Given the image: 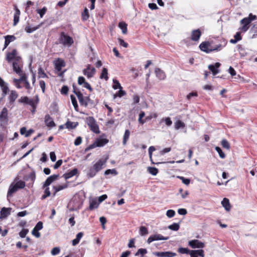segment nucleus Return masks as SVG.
<instances>
[{
  "label": "nucleus",
  "instance_id": "obj_1",
  "mask_svg": "<svg viewBox=\"0 0 257 257\" xmlns=\"http://www.w3.org/2000/svg\"><path fill=\"white\" fill-rule=\"evenodd\" d=\"M6 59L8 63L12 64H19L22 62V58L19 55L17 50L15 49L7 53Z\"/></svg>",
  "mask_w": 257,
  "mask_h": 257
},
{
  "label": "nucleus",
  "instance_id": "obj_2",
  "mask_svg": "<svg viewBox=\"0 0 257 257\" xmlns=\"http://www.w3.org/2000/svg\"><path fill=\"white\" fill-rule=\"evenodd\" d=\"M106 161V158L103 160H99L92 167L89 169V173L87 174L88 176L90 178L94 177L96 173L102 169V166L105 164Z\"/></svg>",
  "mask_w": 257,
  "mask_h": 257
},
{
  "label": "nucleus",
  "instance_id": "obj_3",
  "mask_svg": "<svg viewBox=\"0 0 257 257\" xmlns=\"http://www.w3.org/2000/svg\"><path fill=\"white\" fill-rule=\"evenodd\" d=\"M211 45L212 46L213 51H220L223 47H224L227 41L223 38H218L214 40L210 41Z\"/></svg>",
  "mask_w": 257,
  "mask_h": 257
},
{
  "label": "nucleus",
  "instance_id": "obj_4",
  "mask_svg": "<svg viewBox=\"0 0 257 257\" xmlns=\"http://www.w3.org/2000/svg\"><path fill=\"white\" fill-rule=\"evenodd\" d=\"M86 122L89 126L90 130L95 134H99L100 131L96 120L92 116H89L86 118Z\"/></svg>",
  "mask_w": 257,
  "mask_h": 257
},
{
  "label": "nucleus",
  "instance_id": "obj_5",
  "mask_svg": "<svg viewBox=\"0 0 257 257\" xmlns=\"http://www.w3.org/2000/svg\"><path fill=\"white\" fill-rule=\"evenodd\" d=\"M58 41L59 44L69 46H71L74 42L72 38L67 35L64 32L60 33Z\"/></svg>",
  "mask_w": 257,
  "mask_h": 257
},
{
  "label": "nucleus",
  "instance_id": "obj_6",
  "mask_svg": "<svg viewBox=\"0 0 257 257\" xmlns=\"http://www.w3.org/2000/svg\"><path fill=\"white\" fill-rule=\"evenodd\" d=\"M35 98V100H34L33 99L29 98L28 96H22L18 100V102L25 104H29L32 107L36 104H38L39 102L38 95H36Z\"/></svg>",
  "mask_w": 257,
  "mask_h": 257
},
{
  "label": "nucleus",
  "instance_id": "obj_7",
  "mask_svg": "<svg viewBox=\"0 0 257 257\" xmlns=\"http://www.w3.org/2000/svg\"><path fill=\"white\" fill-rule=\"evenodd\" d=\"M200 49L203 52L209 53L213 51L211 45L210 41H205L202 42L199 45Z\"/></svg>",
  "mask_w": 257,
  "mask_h": 257
},
{
  "label": "nucleus",
  "instance_id": "obj_8",
  "mask_svg": "<svg viewBox=\"0 0 257 257\" xmlns=\"http://www.w3.org/2000/svg\"><path fill=\"white\" fill-rule=\"evenodd\" d=\"M202 32L199 29L192 31L190 39L191 41L198 42L201 36Z\"/></svg>",
  "mask_w": 257,
  "mask_h": 257
},
{
  "label": "nucleus",
  "instance_id": "obj_9",
  "mask_svg": "<svg viewBox=\"0 0 257 257\" xmlns=\"http://www.w3.org/2000/svg\"><path fill=\"white\" fill-rule=\"evenodd\" d=\"M169 236L164 237L160 234H155L149 236L147 239V243L150 244L152 242L156 240H168Z\"/></svg>",
  "mask_w": 257,
  "mask_h": 257
},
{
  "label": "nucleus",
  "instance_id": "obj_10",
  "mask_svg": "<svg viewBox=\"0 0 257 257\" xmlns=\"http://www.w3.org/2000/svg\"><path fill=\"white\" fill-rule=\"evenodd\" d=\"M188 244L193 248H203L205 246L203 242L197 239H193L189 241Z\"/></svg>",
  "mask_w": 257,
  "mask_h": 257
},
{
  "label": "nucleus",
  "instance_id": "obj_11",
  "mask_svg": "<svg viewBox=\"0 0 257 257\" xmlns=\"http://www.w3.org/2000/svg\"><path fill=\"white\" fill-rule=\"evenodd\" d=\"M106 135L103 134L96 140V143L98 144V147H101L105 145L109 142L108 140L105 137Z\"/></svg>",
  "mask_w": 257,
  "mask_h": 257
},
{
  "label": "nucleus",
  "instance_id": "obj_12",
  "mask_svg": "<svg viewBox=\"0 0 257 257\" xmlns=\"http://www.w3.org/2000/svg\"><path fill=\"white\" fill-rule=\"evenodd\" d=\"M153 254L158 257H174L177 254L171 251L155 252Z\"/></svg>",
  "mask_w": 257,
  "mask_h": 257
},
{
  "label": "nucleus",
  "instance_id": "obj_13",
  "mask_svg": "<svg viewBox=\"0 0 257 257\" xmlns=\"http://www.w3.org/2000/svg\"><path fill=\"white\" fill-rule=\"evenodd\" d=\"M59 175L54 174L47 178L43 185V188L48 187L53 181L57 179Z\"/></svg>",
  "mask_w": 257,
  "mask_h": 257
},
{
  "label": "nucleus",
  "instance_id": "obj_14",
  "mask_svg": "<svg viewBox=\"0 0 257 257\" xmlns=\"http://www.w3.org/2000/svg\"><path fill=\"white\" fill-rule=\"evenodd\" d=\"M89 66L90 65H88L87 68L84 69L83 71V74L87 76L88 78L93 77L96 71L94 68H90Z\"/></svg>",
  "mask_w": 257,
  "mask_h": 257
},
{
  "label": "nucleus",
  "instance_id": "obj_15",
  "mask_svg": "<svg viewBox=\"0 0 257 257\" xmlns=\"http://www.w3.org/2000/svg\"><path fill=\"white\" fill-rule=\"evenodd\" d=\"M19 189L15 183H12L9 186V188L7 193L8 199L12 196L13 194L16 192Z\"/></svg>",
  "mask_w": 257,
  "mask_h": 257
},
{
  "label": "nucleus",
  "instance_id": "obj_16",
  "mask_svg": "<svg viewBox=\"0 0 257 257\" xmlns=\"http://www.w3.org/2000/svg\"><path fill=\"white\" fill-rule=\"evenodd\" d=\"M0 86L3 91L2 95L5 97L9 89L7 83L1 77H0Z\"/></svg>",
  "mask_w": 257,
  "mask_h": 257
},
{
  "label": "nucleus",
  "instance_id": "obj_17",
  "mask_svg": "<svg viewBox=\"0 0 257 257\" xmlns=\"http://www.w3.org/2000/svg\"><path fill=\"white\" fill-rule=\"evenodd\" d=\"M240 22L242 25L241 30L243 32H246L249 28V25L250 24V22L246 18L242 19Z\"/></svg>",
  "mask_w": 257,
  "mask_h": 257
},
{
  "label": "nucleus",
  "instance_id": "obj_18",
  "mask_svg": "<svg viewBox=\"0 0 257 257\" xmlns=\"http://www.w3.org/2000/svg\"><path fill=\"white\" fill-rule=\"evenodd\" d=\"M0 120L3 122H7L8 121V109L6 107L3 108L1 111Z\"/></svg>",
  "mask_w": 257,
  "mask_h": 257
},
{
  "label": "nucleus",
  "instance_id": "obj_19",
  "mask_svg": "<svg viewBox=\"0 0 257 257\" xmlns=\"http://www.w3.org/2000/svg\"><path fill=\"white\" fill-rule=\"evenodd\" d=\"M45 124L49 127H54L56 125L54 121H53L52 118L50 116L49 114H46L45 116Z\"/></svg>",
  "mask_w": 257,
  "mask_h": 257
},
{
  "label": "nucleus",
  "instance_id": "obj_20",
  "mask_svg": "<svg viewBox=\"0 0 257 257\" xmlns=\"http://www.w3.org/2000/svg\"><path fill=\"white\" fill-rule=\"evenodd\" d=\"M189 254L191 257L204 256V250L203 249L191 250L190 251Z\"/></svg>",
  "mask_w": 257,
  "mask_h": 257
},
{
  "label": "nucleus",
  "instance_id": "obj_21",
  "mask_svg": "<svg viewBox=\"0 0 257 257\" xmlns=\"http://www.w3.org/2000/svg\"><path fill=\"white\" fill-rule=\"evenodd\" d=\"M15 12L14 15V26H16L19 22L20 16L21 12L20 10L17 8V6H15Z\"/></svg>",
  "mask_w": 257,
  "mask_h": 257
},
{
  "label": "nucleus",
  "instance_id": "obj_22",
  "mask_svg": "<svg viewBox=\"0 0 257 257\" xmlns=\"http://www.w3.org/2000/svg\"><path fill=\"white\" fill-rule=\"evenodd\" d=\"M4 49H6L11 42L14 41L16 39V37L14 35H7L5 36Z\"/></svg>",
  "mask_w": 257,
  "mask_h": 257
},
{
  "label": "nucleus",
  "instance_id": "obj_23",
  "mask_svg": "<svg viewBox=\"0 0 257 257\" xmlns=\"http://www.w3.org/2000/svg\"><path fill=\"white\" fill-rule=\"evenodd\" d=\"M78 173V169L77 168H74L72 170L65 173L63 177L66 179L67 180L74 176L76 175Z\"/></svg>",
  "mask_w": 257,
  "mask_h": 257
},
{
  "label": "nucleus",
  "instance_id": "obj_24",
  "mask_svg": "<svg viewBox=\"0 0 257 257\" xmlns=\"http://www.w3.org/2000/svg\"><path fill=\"white\" fill-rule=\"evenodd\" d=\"M77 93L78 94H76V96L78 99L80 104L81 106L87 107V103L86 101V97L84 98L83 97V94L81 92H78Z\"/></svg>",
  "mask_w": 257,
  "mask_h": 257
},
{
  "label": "nucleus",
  "instance_id": "obj_25",
  "mask_svg": "<svg viewBox=\"0 0 257 257\" xmlns=\"http://www.w3.org/2000/svg\"><path fill=\"white\" fill-rule=\"evenodd\" d=\"M11 208H2L1 210L0 218L2 219L8 217L11 214Z\"/></svg>",
  "mask_w": 257,
  "mask_h": 257
},
{
  "label": "nucleus",
  "instance_id": "obj_26",
  "mask_svg": "<svg viewBox=\"0 0 257 257\" xmlns=\"http://www.w3.org/2000/svg\"><path fill=\"white\" fill-rule=\"evenodd\" d=\"M155 73L156 77L160 80H164L166 78L165 72L159 68H156Z\"/></svg>",
  "mask_w": 257,
  "mask_h": 257
},
{
  "label": "nucleus",
  "instance_id": "obj_27",
  "mask_svg": "<svg viewBox=\"0 0 257 257\" xmlns=\"http://www.w3.org/2000/svg\"><path fill=\"white\" fill-rule=\"evenodd\" d=\"M221 204L225 210L228 211L230 210L231 206L228 199L224 198L221 201Z\"/></svg>",
  "mask_w": 257,
  "mask_h": 257
},
{
  "label": "nucleus",
  "instance_id": "obj_28",
  "mask_svg": "<svg viewBox=\"0 0 257 257\" xmlns=\"http://www.w3.org/2000/svg\"><path fill=\"white\" fill-rule=\"evenodd\" d=\"M78 122H72L69 120H68L65 124L66 128L69 130L74 129L78 126Z\"/></svg>",
  "mask_w": 257,
  "mask_h": 257
},
{
  "label": "nucleus",
  "instance_id": "obj_29",
  "mask_svg": "<svg viewBox=\"0 0 257 257\" xmlns=\"http://www.w3.org/2000/svg\"><path fill=\"white\" fill-rule=\"evenodd\" d=\"M99 204V203L97 202L95 199H92L90 201L89 206L88 209L89 210H94L98 208Z\"/></svg>",
  "mask_w": 257,
  "mask_h": 257
},
{
  "label": "nucleus",
  "instance_id": "obj_30",
  "mask_svg": "<svg viewBox=\"0 0 257 257\" xmlns=\"http://www.w3.org/2000/svg\"><path fill=\"white\" fill-rule=\"evenodd\" d=\"M34 132V130L32 129H30L29 130L27 131L26 129V127H23L20 129V134L22 135H25L26 137H29L32 133Z\"/></svg>",
  "mask_w": 257,
  "mask_h": 257
},
{
  "label": "nucleus",
  "instance_id": "obj_31",
  "mask_svg": "<svg viewBox=\"0 0 257 257\" xmlns=\"http://www.w3.org/2000/svg\"><path fill=\"white\" fill-rule=\"evenodd\" d=\"M43 23H40L39 25H37L36 27H34L33 28H31L29 26H27L25 27V31L28 33H31L33 32L34 31H36V30L38 29L40 27L43 25Z\"/></svg>",
  "mask_w": 257,
  "mask_h": 257
},
{
  "label": "nucleus",
  "instance_id": "obj_32",
  "mask_svg": "<svg viewBox=\"0 0 257 257\" xmlns=\"http://www.w3.org/2000/svg\"><path fill=\"white\" fill-rule=\"evenodd\" d=\"M118 27L122 30L123 34H126L127 32V25L124 22H121L118 23Z\"/></svg>",
  "mask_w": 257,
  "mask_h": 257
},
{
  "label": "nucleus",
  "instance_id": "obj_33",
  "mask_svg": "<svg viewBox=\"0 0 257 257\" xmlns=\"http://www.w3.org/2000/svg\"><path fill=\"white\" fill-rule=\"evenodd\" d=\"M220 65H208V68L213 75L217 74L219 70L218 69Z\"/></svg>",
  "mask_w": 257,
  "mask_h": 257
},
{
  "label": "nucleus",
  "instance_id": "obj_34",
  "mask_svg": "<svg viewBox=\"0 0 257 257\" xmlns=\"http://www.w3.org/2000/svg\"><path fill=\"white\" fill-rule=\"evenodd\" d=\"M100 79H104L105 81H107L108 79V70L106 68H103L101 73L100 75Z\"/></svg>",
  "mask_w": 257,
  "mask_h": 257
},
{
  "label": "nucleus",
  "instance_id": "obj_35",
  "mask_svg": "<svg viewBox=\"0 0 257 257\" xmlns=\"http://www.w3.org/2000/svg\"><path fill=\"white\" fill-rule=\"evenodd\" d=\"M234 39H231L230 40V42L232 44H235L238 41L241 40V34L240 32H237L235 35L234 36Z\"/></svg>",
  "mask_w": 257,
  "mask_h": 257
},
{
  "label": "nucleus",
  "instance_id": "obj_36",
  "mask_svg": "<svg viewBox=\"0 0 257 257\" xmlns=\"http://www.w3.org/2000/svg\"><path fill=\"white\" fill-rule=\"evenodd\" d=\"M70 98L71 100L72 103L74 106V109L76 111H79V107H78V105L77 104V100H76L75 96L73 95H71Z\"/></svg>",
  "mask_w": 257,
  "mask_h": 257
},
{
  "label": "nucleus",
  "instance_id": "obj_37",
  "mask_svg": "<svg viewBox=\"0 0 257 257\" xmlns=\"http://www.w3.org/2000/svg\"><path fill=\"white\" fill-rule=\"evenodd\" d=\"M18 94L15 90H12L10 95L9 96V99L10 102H13L18 97Z\"/></svg>",
  "mask_w": 257,
  "mask_h": 257
},
{
  "label": "nucleus",
  "instance_id": "obj_38",
  "mask_svg": "<svg viewBox=\"0 0 257 257\" xmlns=\"http://www.w3.org/2000/svg\"><path fill=\"white\" fill-rule=\"evenodd\" d=\"M67 187V185H58V186H53V188L54 190L53 193V196H55L57 192L58 191L63 190L66 188Z\"/></svg>",
  "mask_w": 257,
  "mask_h": 257
},
{
  "label": "nucleus",
  "instance_id": "obj_39",
  "mask_svg": "<svg viewBox=\"0 0 257 257\" xmlns=\"http://www.w3.org/2000/svg\"><path fill=\"white\" fill-rule=\"evenodd\" d=\"M89 14L88 10L87 8H85L83 12L82 13V17L81 19L82 21H86L89 19Z\"/></svg>",
  "mask_w": 257,
  "mask_h": 257
},
{
  "label": "nucleus",
  "instance_id": "obj_40",
  "mask_svg": "<svg viewBox=\"0 0 257 257\" xmlns=\"http://www.w3.org/2000/svg\"><path fill=\"white\" fill-rule=\"evenodd\" d=\"M130 135V132L128 130H126L125 131L123 137V141L122 144L125 145L128 141Z\"/></svg>",
  "mask_w": 257,
  "mask_h": 257
},
{
  "label": "nucleus",
  "instance_id": "obj_41",
  "mask_svg": "<svg viewBox=\"0 0 257 257\" xmlns=\"http://www.w3.org/2000/svg\"><path fill=\"white\" fill-rule=\"evenodd\" d=\"M148 171L150 174L153 176H156L158 173V169L155 167H149L147 169Z\"/></svg>",
  "mask_w": 257,
  "mask_h": 257
},
{
  "label": "nucleus",
  "instance_id": "obj_42",
  "mask_svg": "<svg viewBox=\"0 0 257 257\" xmlns=\"http://www.w3.org/2000/svg\"><path fill=\"white\" fill-rule=\"evenodd\" d=\"M147 252H148V251H147V249L141 248H139L137 252H136L135 253V256H138L139 255H141V257H143L145 254L147 253Z\"/></svg>",
  "mask_w": 257,
  "mask_h": 257
},
{
  "label": "nucleus",
  "instance_id": "obj_43",
  "mask_svg": "<svg viewBox=\"0 0 257 257\" xmlns=\"http://www.w3.org/2000/svg\"><path fill=\"white\" fill-rule=\"evenodd\" d=\"M185 126V123L180 120H178L175 122V128L179 130L181 128H183Z\"/></svg>",
  "mask_w": 257,
  "mask_h": 257
},
{
  "label": "nucleus",
  "instance_id": "obj_44",
  "mask_svg": "<svg viewBox=\"0 0 257 257\" xmlns=\"http://www.w3.org/2000/svg\"><path fill=\"white\" fill-rule=\"evenodd\" d=\"M139 233L141 235L145 236L149 233V231L148 228L144 226H141L140 227Z\"/></svg>",
  "mask_w": 257,
  "mask_h": 257
},
{
  "label": "nucleus",
  "instance_id": "obj_45",
  "mask_svg": "<svg viewBox=\"0 0 257 257\" xmlns=\"http://www.w3.org/2000/svg\"><path fill=\"white\" fill-rule=\"evenodd\" d=\"M45 189L44 194L41 197V199L44 200L46 199L47 197H49L51 195V193L49 190V188L48 187H46L44 188Z\"/></svg>",
  "mask_w": 257,
  "mask_h": 257
},
{
  "label": "nucleus",
  "instance_id": "obj_46",
  "mask_svg": "<svg viewBox=\"0 0 257 257\" xmlns=\"http://www.w3.org/2000/svg\"><path fill=\"white\" fill-rule=\"evenodd\" d=\"M113 85H112V88L114 89H122V87H121L120 83L119 82V81L116 79H113Z\"/></svg>",
  "mask_w": 257,
  "mask_h": 257
},
{
  "label": "nucleus",
  "instance_id": "obj_47",
  "mask_svg": "<svg viewBox=\"0 0 257 257\" xmlns=\"http://www.w3.org/2000/svg\"><path fill=\"white\" fill-rule=\"evenodd\" d=\"M14 71L19 75H22L23 73L22 68L20 65H13Z\"/></svg>",
  "mask_w": 257,
  "mask_h": 257
},
{
  "label": "nucleus",
  "instance_id": "obj_48",
  "mask_svg": "<svg viewBox=\"0 0 257 257\" xmlns=\"http://www.w3.org/2000/svg\"><path fill=\"white\" fill-rule=\"evenodd\" d=\"M168 228L173 230V231H177L179 229L180 225L179 223H173L172 224L168 226Z\"/></svg>",
  "mask_w": 257,
  "mask_h": 257
},
{
  "label": "nucleus",
  "instance_id": "obj_49",
  "mask_svg": "<svg viewBox=\"0 0 257 257\" xmlns=\"http://www.w3.org/2000/svg\"><path fill=\"white\" fill-rule=\"evenodd\" d=\"M221 145L223 148L227 150H229L230 148V144L226 139H223L222 140Z\"/></svg>",
  "mask_w": 257,
  "mask_h": 257
},
{
  "label": "nucleus",
  "instance_id": "obj_50",
  "mask_svg": "<svg viewBox=\"0 0 257 257\" xmlns=\"http://www.w3.org/2000/svg\"><path fill=\"white\" fill-rule=\"evenodd\" d=\"M145 115V113L143 111H141L139 114V117L138 121L139 123L141 124H143L146 122V120H144L143 117Z\"/></svg>",
  "mask_w": 257,
  "mask_h": 257
},
{
  "label": "nucleus",
  "instance_id": "obj_51",
  "mask_svg": "<svg viewBox=\"0 0 257 257\" xmlns=\"http://www.w3.org/2000/svg\"><path fill=\"white\" fill-rule=\"evenodd\" d=\"M47 11V9L46 7H44L41 9H38L37 10V13L40 15V18H43L44 15L46 14Z\"/></svg>",
  "mask_w": 257,
  "mask_h": 257
},
{
  "label": "nucleus",
  "instance_id": "obj_52",
  "mask_svg": "<svg viewBox=\"0 0 257 257\" xmlns=\"http://www.w3.org/2000/svg\"><path fill=\"white\" fill-rule=\"evenodd\" d=\"M215 150L218 153L219 157L221 159H224L225 158V154L223 152L222 150H221V149L220 147H216L215 148Z\"/></svg>",
  "mask_w": 257,
  "mask_h": 257
},
{
  "label": "nucleus",
  "instance_id": "obj_53",
  "mask_svg": "<svg viewBox=\"0 0 257 257\" xmlns=\"http://www.w3.org/2000/svg\"><path fill=\"white\" fill-rule=\"evenodd\" d=\"M178 251L181 254H190V250L187 248L181 247L178 249Z\"/></svg>",
  "mask_w": 257,
  "mask_h": 257
},
{
  "label": "nucleus",
  "instance_id": "obj_54",
  "mask_svg": "<svg viewBox=\"0 0 257 257\" xmlns=\"http://www.w3.org/2000/svg\"><path fill=\"white\" fill-rule=\"evenodd\" d=\"M161 121H164L166 125L168 126H170L172 124V121L171 120V118L169 117L162 118Z\"/></svg>",
  "mask_w": 257,
  "mask_h": 257
},
{
  "label": "nucleus",
  "instance_id": "obj_55",
  "mask_svg": "<svg viewBox=\"0 0 257 257\" xmlns=\"http://www.w3.org/2000/svg\"><path fill=\"white\" fill-rule=\"evenodd\" d=\"M110 174H113L114 175H116L117 174V172L116 170L114 169H107L104 172L105 175H107Z\"/></svg>",
  "mask_w": 257,
  "mask_h": 257
},
{
  "label": "nucleus",
  "instance_id": "obj_56",
  "mask_svg": "<svg viewBox=\"0 0 257 257\" xmlns=\"http://www.w3.org/2000/svg\"><path fill=\"white\" fill-rule=\"evenodd\" d=\"M178 178H179L182 182L185 185H188L190 183V180L188 178H186L182 176H178Z\"/></svg>",
  "mask_w": 257,
  "mask_h": 257
},
{
  "label": "nucleus",
  "instance_id": "obj_57",
  "mask_svg": "<svg viewBox=\"0 0 257 257\" xmlns=\"http://www.w3.org/2000/svg\"><path fill=\"white\" fill-rule=\"evenodd\" d=\"M15 184L19 189H23L25 187V182L22 180L17 182Z\"/></svg>",
  "mask_w": 257,
  "mask_h": 257
},
{
  "label": "nucleus",
  "instance_id": "obj_58",
  "mask_svg": "<svg viewBox=\"0 0 257 257\" xmlns=\"http://www.w3.org/2000/svg\"><path fill=\"white\" fill-rule=\"evenodd\" d=\"M96 147H98V144H97V143H96V141H95L93 144L89 145L88 147H87L85 149V152H87V151H89L90 150L94 149Z\"/></svg>",
  "mask_w": 257,
  "mask_h": 257
},
{
  "label": "nucleus",
  "instance_id": "obj_59",
  "mask_svg": "<svg viewBox=\"0 0 257 257\" xmlns=\"http://www.w3.org/2000/svg\"><path fill=\"white\" fill-rule=\"evenodd\" d=\"M28 232L29 230L28 229H23L19 232V235L21 237L24 238Z\"/></svg>",
  "mask_w": 257,
  "mask_h": 257
},
{
  "label": "nucleus",
  "instance_id": "obj_60",
  "mask_svg": "<svg viewBox=\"0 0 257 257\" xmlns=\"http://www.w3.org/2000/svg\"><path fill=\"white\" fill-rule=\"evenodd\" d=\"M69 90V88L66 85H63L61 90V93L62 94L67 95Z\"/></svg>",
  "mask_w": 257,
  "mask_h": 257
},
{
  "label": "nucleus",
  "instance_id": "obj_61",
  "mask_svg": "<svg viewBox=\"0 0 257 257\" xmlns=\"http://www.w3.org/2000/svg\"><path fill=\"white\" fill-rule=\"evenodd\" d=\"M118 42L120 46L124 48H127L128 46V44L126 42H124V41L121 38L118 39Z\"/></svg>",
  "mask_w": 257,
  "mask_h": 257
},
{
  "label": "nucleus",
  "instance_id": "obj_62",
  "mask_svg": "<svg viewBox=\"0 0 257 257\" xmlns=\"http://www.w3.org/2000/svg\"><path fill=\"white\" fill-rule=\"evenodd\" d=\"M175 214V212L174 210L172 209H169L167 210L166 212V215L169 218H172L173 217Z\"/></svg>",
  "mask_w": 257,
  "mask_h": 257
},
{
  "label": "nucleus",
  "instance_id": "obj_63",
  "mask_svg": "<svg viewBox=\"0 0 257 257\" xmlns=\"http://www.w3.org/2000/svg\"><path fill=\"white\" fill-rule=\"evenodd\" d=\"M43 224L42 221H39L38 222H37L34 229L39 231L40 230H41L43 228Z\"/></svg>",
  "mask_w": 257,
  "mask_h": 257
},
{
  "label": "nucleus",
  "instance_id": "obj_64",
  "mask_svg": "<svg viewBox=\"0 0 257 257\" xmlns=\"http://www.w3.org/2000/svg\"><path fill=\"white\" fill-rule=\"evenodd\" d=\"M60 248L58 247H54L51 250V254L53 255H55L60 252Z\"/></svg>",
  "mask_w": 257,
  "mask_h": 257
}]
</instances>
